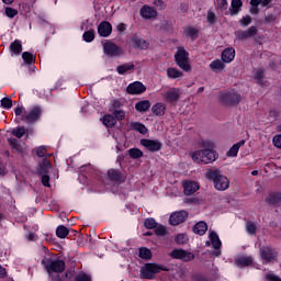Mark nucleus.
Here are the masks:
<instances>
[{"mask_svg": "<svg viewBox=\"0 0 281 281\" xmlns=\"http://www.w3.org/2000/svg\"><path fill=\"white\" fill-rule=\"evenodd\" d=\"M212 143L210 140L202 142V148L190 153V157L194 164H213L215 159H218V154L214 149H210Z\"/></svg>", "mask_w": 281, "mask_h": 281, "instance_id": "f257e3e1", "label": "nucleus"}, {"mask_svg": "<svg viewBox=\"0 0 281 281\" xmlns=\"http://www.w3.org/2000/svg\"><path fill=\"white\" fill-rule=\"evenodd\" d=\"M206 179L213 181L214 188L217 189L220 192H225L229 188V179L221 169H211L205 175Z\"/></svg>", "mask_w": 281, "mask_h": 281, "instance_id": "f03ea898", "label": "nucleus"}, {"mask_svg": "<svg viewBox=\"0 0 281 281\" xmlns=\"http://www.w3.org/2000/svg\"><path fill=\"white\" fill-rule=\"evenodd\" d=\"M42 266L47 273H63L65 271V261L60 259H54L53 257H44Z\"/></svg>", "mask_w": 281, "mask_h": 281, "instance_id": "7ed1b4c3", "label": "nucleus"}, {"mask_svg": "<svg viewBox=\"0 0 281 281\" xmlns=\"http://www.w3.org/2000/svg\"><path fill=\"white\" fill-rule=\"evenodd\" d=\"M175 61L182 71L188 72L192 70V66H190V53H188L184 47L177 48Z\"/></svg>", "mask_w": 281, "mask_h": 281, "instance_id": "20e7f679", "label": "nucleus"}, {"mask_svg": "<svg viewBox=\"0 0 281 281\" xmlns=\"http://www.w3.org/2000/svg\"><path fill=\"white\" fill-rule=\"evenodd\" d=\"M160 271H166L164 266L157 263H146L140 268V279L142 280H155V277Z\"/></svg>", "mask_w": 281, "mask_h": 281, "instance_id": "39448f33", "label": "nucleus"}, {"mask_svg": "<svg viewBox=\"0 0 281 281\" xmlns=\"http://www.w3.org/2000/svg\"><path fill=\"white\" fill-rule=\"evenodd\" d=\"M259 256L263 265H269V262H276L278 260V251L271 246H262L259 249Z\"/></svg>", "mask_w": 281, "mask_h": 281, "instance_id": "423d86ee", "label": "nucleus"}, {"mask_svg": "<svg viewBox=\"0 0 281 281\" xmlns=\"http://www.w3.org/2000/svg\"><path fill=\"white\" fill-rule=\"evenodd\" d=\"M103 53L110 58H117V56H121L122 54V48L115 43L106 41L105 43H103Z\"/></svg>", "mask_w": 281, "mask_h": 281, "instance_id": "0eeeda50", "label": "nucleus"}, {"mask_svg": "<svg viewBox=\"0 0 281 281\" xmlns=\"http://www.w3.org/2000/svg\"><path fill=\"white\" fill-rule=\"evenodd\" d=\"M170 257L175 260H182V262H190V260H194V254L184 249H173L170 252Z\"/></svg>", "mask_w": 281, "mask_h": 281, "instance_id": "6e6552de", "label": "nucleus"}, {"mask_svg": "<svg viewBox=\"0 0 281 281\" xmlns=\"http://www.w3.org/2000/svg\"><path fill=\"white\" fill-rule=\"evenodd\" d=\"M42 113L43 111L41 110V106H34L29 113L22 116V122H26V124H33V122L41 120Z\"/></svg>", "mask_w": 281, "mask_h": 281, "instance_id": "1a4fd4ad", "label": "nucleus"}, {"mask_svg": "<svg viewBox=\"0 0 281 281\" xmlns=\"http://www.w3.org/2000/svg\"><path fill=\"white\" fill-rule=\"evenodd\" d=\"M140 146H144L146 150H149V153H159L161 150V142L159 140H154V139H148V138H143L140 139Z\"/></svg>", "mask_w": 281, "mask_h": 281, "instance_id": "9d476101", "label": "nucleus"}, {"mask_svg": "<svg viewBox=\"0 0 281 281\" xmlns=\"http://www.w3.org/2000/svg\"><path fill=\"white\" fill-rule=\"evenodd\" d=\"M181 98V90L179 88H169L165 93H162L164 102H177Z\"/></svg>", "mask_w": 281, "mask_h": 281, "instance_id": "9b49d317", "label": "nucleus"}, {"mask_svg": "<svg viewBox=\"0 0 281 281\" xmlns=\"http://www.w3.org/2000/svg\"><path fill=\"white\" fill-rule=\"evenodd\" d=\"M187 218H188L187 211H177L170 215L169 223L170 225L177 226V225H181V223H186Z\"/></svg>", "mask_w": 281, "mask_h": 281, "instance_id": "f8f14e48", "label": "nucleus"}, {"mask_svg": "<svg viewBox=\"0 0 281 281\" xmlns=\"http://www.w3.org/2000/svg\"><path fill=\"white\" fill-rule=\"evenodd\" d=\"M222 100L225 104H238L243 98L236 91H229L222 95Z\"/></svg>", "mask_w": 281, "mask_h": 281, "instance_id": "ddd939ff", "label": "nucleus"}, {"mask_svg": "<svg viewBox=\"0 0 281 281\" xmlns=\"http://www.w3.org/2000/svg\"><path fill=\"white\" fill-rule=\"evenodd\" d=\"M126 91L131 95H139L146 91V86L139 81H136L128 85Z\"/></svg>", "mask_w": 281, "mask_h": 281, "instance_id": "4468645a", "label": "nucleus"}, {"mask_svg": "<svg viewBox=\"0 0 281 281\" xmlns=\"http://www.w3.org/2000/svg\"><path fill=\"white\" fill-rule=\"evenodd\" d=\"M265 203H267V205H271L272 207H280L281 193L280 192H270L268 194V196L265 199Z\"/></svg>", "mask_w": 281, "mask_h": 281, "instance_id": "2eb2a0df", "label": "nucleus"}, {"mask_svg": "<svg viewBox=\"0 0 281 281\" xmlns=\"http://www.w3.org/2000/svg\"><path fill=\"white\" fill-rule=\"evenodd\" d=\"M111 32H113V26H111V23L103 21L98 26V33L103 38H106L108 36H111Z\"/></svg>", "mask_w": 281, "mask_h": 281, "instance_id": "dca6fc26", "label": "nucleus"}, {"mask_svg": "<svg viewBox=\"0 0 281 281\" xmlns=\"http://www.w3.org/2000/svg\"><path fill=\"white\" fill-rule=\"evenodd\" d=\"M140 16L143 19H146L147 21L150 19H155V18H157V10H155L154 8H151L149 5H144L140 9Z\"/></svg>", "mask_w": 281, "mask_h": 281, "instance_id": "f3484780", "label": "nucleus"}, {"mask_svg": "<svg viewBox=\"0 0 281 281\" xmlns=\"http://www.w3.org/2000/svg\"><path fill=\"white\" fill-rule=\"evenodd\" d=\"M246 142L247 140L241 139L238 143L234 144L227 151V157H238V151L240 150V148H243V146H245Z\"/></svg>", "mask_w": 281, "mask_h": 281, "instance_id": "a211bd4d", "label": "nucleus"}, {"mask_svg": "<svg viewBox=\"0 0 281 281\" xmlns=\"http://www.w3.org/2000/svg\"><path fill=\"white\" fill-rule=\"evenodd\" d=\"M183 188H184V194L187 196H190L199 190V184L194 181H187L184 182Z\"/></svg>", "mask_w": 281, "mask_h": 281, "instance_id": "6ab92c4d", "label": "nucleus"}, {"mask_svg": "<svg viewBox=\"0 0 281 281\" xmlns=\"http://www.w3.org/2000/svg\"><path fill=\"white\" fill-rule=\"evenodd\" d=\"M236 267H249L254 265V257L251 256H241L235 260Z\"/></svg>", "mask_w": 281, "mask_h": 281, "instance_id": "aec40b11", "label": "nucleus"}, {"mask_svg": "<svg viewBox=\"0 0 281 281\" xmlns=\"http://www.w3.org/2000/svg\"><path fill=\"white\" fill-rule=\"evenodd\" d=\"M236 58V50L234 48H226L222 53L223 63H232Z\"/></svg>", "mask_w": 281, "mask_h": 281, "instance_id": "412c9836", "label": "nucleus"}, {"mask_svg": "<svg viewBox=\"0 0 281 281\" xmlns=\"http://www.w3.org/2000/svg\"><path fill=\"white\" fill-rule=\"evenodd\" d=\"M11 56H19L21 52H23V45L21 44V41L15 40L11 45L9 46Z\"/></svg>", "mask_w": 281, "mask_h": 281, "instance_id": "4be33fe9", "label": "nucleus"}, {"mask_svg": "<svg viewBox=\"0 0 281 281\" xmlns=\"http://www.w3.org/2000/svg\"><path fill=\"white\" fill-rule=\"evenodd\" d=\"M209 238L211 240L213 249H221L222 243H221V238L218 237V234H216V232L210 231Z\"/></svg>", "mask_w": 281, "mask_h": 281, "instance_id": "5701e85b", "label": "nucleus"}, {"mask_svg": "<svg viewBox=\"0 0 281 281\" xmlns=\"http://www.w3.org/2000/svg\"><path fill=\"white\" fill-rule=\"evenodd\" d=\"M206 232H207V223L205 222H198L193 226V234H198V236H205Z\"/></svg>", "mask_w": 281, "mask_h": 281, "instance_id": "b1692460", "label": "nucleus"}, {"mask_svg": "<svg viewBox=\"0 0 281 281\" xmlns=\"http://www.w3.org/2000/svg\"><path fill=\"white\" fill-rule=\"evenodd\" d=\"M135 109H136V111H138V113H146V111H148V109H150V101H148V100L138 101L135 104Z\"/></svg>", "mask_w": 281, "mask_h": 281, "instance_id": "393cba45", "label": "nucleus"}, {"mask_svg": "<svg viewBox=\"0 0 281 281\" xmlns=\"http://www.w3.org/2000/svg\"><path fill=\"white\" fill-rule=\"evenodd\" d=\"M133 69H135V64H133V63L123 64V65L116 67V71H117V74H120V76H124V74H126V71H133Z\"/></svg>", "mask_w": 281, "mask_h": 281, "instance_id": "a878e982", "label": "nucleus"}, {"mask_svg": "<svg viewBox=\"0 0 281 281\" xmlns=\"http://www.w3.org/2000/svg\"><path fill=\"white\" fill-rule=\"evenodd\" d=\"M210 69L215 72L223 71V69H225V61L221 59H215L210 64Z\"/></svg>", "mask_w": 281, "mask_h": 281, "instance_id": "bb28decb", "label": "nucleus"}, {"mask_svg": "<svg viewBox=\"0 0 281 281\" xmlns=\"http://www.w3.org/2000/svg\"><path fill=\"white\" fill-rule=\"evenodd\" d=\"M151 112L154 113V115L157 116L166 115V104L156 103L155 105H153Z\"/></svg>", "mask_w": 281, "mask_h": 281, "instance_id": "cd10ccee", "label": "nucleus"}, {"mask_svg": "<svg viewBox=\"0 0 281 281\" xmlns=\"http://www.w3.org/2000/svg\"><path fill=\"white\" fill-rule=\"evenodd\" d=\"M131 126L133 131H137V133H140L142 135H146L148 133V128H146V125L139 122H132Z\"/></svg>", "mask_w": 281, "mask_h": 281, "instance_id": "c85d7f7f", "label": "nucleus"}, {"mask_svg": "<svg viewBox=\"0 0 281 281\" xmlns=\"http://www.w3.org/2000/svg\"><path fill=\"white\" fill-rule=\"evenodd\" d=\"M102 122L104 126H108L109 128H112V126H115V124H117V120L111 114L104 115Z\"/></svg>", "mask_w": 281, "mask_h": 281, "instance_id": "c756f323", "label": "nucleus"}, {"mask_svg": "<svg viewBox=\"0 0 281 281\" xmlns=\"http://www.w3.org/2000/svg\"><path fill=\"white\" fill-rule=\"evenodd\" d=\"M167 76H168V78H171L172 80H177V78H181L183 76V72H181L177 68H168Z\"/></svg>", "mask_w": 281, "mask_h": 281, "instance_id": "7c9ffc66", "label": "nucleus"}, {"mask_svg": "<svg viewBox=\"0 0 281 281\" xmlns=\"http://www.w3.org/2000/svg\"><path fill=\"white\" fill-rule=\"evenodd\" d=\"M52 170V164H49V160L47 158L43 159V162L40 166V175H47Z\"/></svg>", "mask_w": 281, "mask_h": 281, "instance_id": "2f4dec72", "label": "nucleus"}, {"mask_svg": "<svg viewBox=\"0 0 281 281\" xmlns=\"http://www.w3.org/2000/svg\"><path fill=\"white\" fill-rule=\"evenodd\" d=\"M108 177L111 181H122V173L119 170L110 169Z\"/></svg>", "mask_w": 281, "mask_h": 281, "instance_id": "473e14b6", "label": "nucleus"}, {"mask_svg": "<svg viewBox=\"0 0 281 281\" xmlns=\"http://www.w3.org/2000/svg\"><path fill=\"white\" fill-rule=\"evenodd\" d=\"M133 43L138 49H148V42L146 40L134 37Z\"/></svg>", "mask_w": 281, "mask_h": 281, "instance_id": "72a5a7b5", "label": "nucleus"}, {"mask_svg": "<svg viewBox=\"0 0 281 281\" xmlns=\"http://www.w3.org/2000/svg\"><path fill=\"white\" fill-rule=\"evenodd\" d=\"M56 236L58 238H67V236H69V228L65 225H59L56 229Z\"/></svg>", "mask_w": 281, "mask_h": 281, "instance_id": "f704fd0d", "label": "nucleus"}, {"mask_svg": "<svg viewBox=\"0 0 281 281\" xmlns=\"http://www.w3.org/2000/svg\"><path fill=\"white\" fill-rule=\"evenodd\" d=\"M241 8H243L241 0H232L231 14H238V12H240Z\"/></svg>", "mask_w": 281, "mask_h": 281, "instance_id": "c9c22d12", "label": "nucleus"}, {"mask_svg": "<svg viewBox=\"0 0 281 281\" xmlns=\"http://www.w3.org/2000/svg\"><path fill=\"white\" fill-rule=\"evenodd\" d=\"M184 34L191 38V41H195V38L199 36V30L189 26L184 30Z\"/></svg>", "mask_w": 281, "mask_h": 281, "instance_id": "e433bc0d", "label": "nucleus"}, {"mask_svg": "<svg viewBox=\"0 0 281 281\" xmlns=\"http://www.w3.org/2000/svg\"><path fill=\"white\" fill-rule=\"evenodd\" d=\"M139 258H142L143 260H150V258H153V252L148 248H140Z\"/></svg>", "mask_w": 281, "mask_h": 281, "instance_id": "4c0bfd02", "label": "nucleus"}, {"mask_svg": "<svg viewBox=\"0 0 281 281\" xmlns=\"http://www.w3.org/2000/svg\"><path fill=\"white\" fill-rule=\"evenodd\" d=\"M128 155L132 159H139L144 157V153L140 151L138 148H132L128 150Z\"/></svg>", "mask_w": 281, "mask_h": 281, "instance_id": "58836bf2", "label": "nucleus"}, {"mask_svg": "<svg viewBox=\"0 0 281 281\" xmlns=\"http://www.w3.org/2000/svg\"><path fill=\"white\" fill-rule=\"evenodd\" d=\"M26 131H25V127H16V128H13L11 131V135H13L14 137H18V139H21V137H23V135H25Z\"/></svg>", "mask_w": 281, "mask_h": 281, "instance_id": "ea45409f", "label": "nucleus"}, {"mask_svg": "<svg viewBox=\"0 0 281 281\" xmlns=\"http://www.w3.org/2000/svg\"><path fill=\"white\" fill-rule=\"evenodd\" d=\"M94 38H95V31L89 30L83 33V41H86V43H92Z\"/></svg>", "mask_w": 281, "mask_h": 281, "instance_id": "a19ab883", "label": "nucleus"}, {"mask_svg": "<svg viewBox=\"0 0 281 281\" xmlns=\"http://www.w3.org/2000/svg\"><path fill=\"white\" fill-rule=\"evenodd\" d=\"M8 144L9 146H11V148H13V150H16V153H21V144H19V140H16V138H9Z\"/></svg>", "mask_w": 281, "mask_h": 281, "instance_id": "79ce46f5", "label": "nucleus"}, {"mask_svg": "<svg viewBox=\"0 0 281 281\" xmlns=\"http://www.w3.org/2000/svg\"><path fill=\"white\" fill-rule=\"evenodd\" d=\"M175 240H176L177 245H186V244H188L189 238H188V235L182 233V234H178L176 236Z\"/></svg>", "mask_w": 281, "mask_h": 281, "instance_id": "37998d69", "label": "nucleus"}, {"mask_svg": "<svg viewBox=\"0 0 281 281\" xmlns=\"http://www.w3.org/2000/svg\"><path fill=\"white\" fill-rule=\"evenodd\" d=\"M144 225L146 229H155L157 227V222L155 221V218L149 217L145 220Z\"/></svg>", "mask_w": 281, "mask_h": 281, "instance_id": "c03bdc74", "label": "nucleus"}, {"mask_svg": "<svg viewBox=\"0 0 281 281\" xmlns=\"http://www.w3.org/2000/svg\"><path fill=\"white\" fill-rule=\"evenodd\" d=\"M255 80H257L258 85H265V71H262V69L255 72Z\"/></svg>", "mask_w": 281, "mask_h": 281, "instance_id": "a18cd8bd", "label": "nucleus"}, {"mask_svg": "<svg viewBox=\"0 0 281 281\" xmlns=\"http://www.w3.org/2000/svg\"><path fill=\"white\" fill-rule=\"evenodd\" d=\"M22 58H23L24 63H26V65L34 64V55H32V53H30V52H24L22 54Z\"/></svg>", "mask_w": 281, "mask_h": 281, "instance_id": "49530a36", "label": "nucleus"}, {"mask_svg": "<svg viewBox=\"0 0 281 281\" xmlns=\"http://www.w3.org/2000/svg\"><path fill=\"white\" fill-rule=\"evenodd\" d=\"M246 232L250 236H256V224L254 222L246 223Z\"/></svg>", "mask_w": 281, "mask_h": 281, "instance_id": "de8ad7c7", "label": "nucleus"}, {"mask_svg": "<svg viewBox=\"0 0 281 281\" xmlns=\"http://www.w3.org/2000/svg\"><path fill=\"white\" fill-rule=\"evenodd\" d=\"M155 234L156 236H166L168 229L164 225H156Z\"/></svg>", "mask_w": 281, "mask_h": 281, "instance_id": "09e8293b", "label": "nucleus"}, {"mask_svg": "<svg viewBox=\"0 0 281 281\" xmlns=\"http://www.w3.org/2000/svg\"><path fill=\"white\" fill-rule=\"evenodd\" d=\"M235 36L238 41H247L249 38L247 31H236Z\"/></svg>", "mask_w": 281, "mask_h": 281, "instance_id": "8fccbe9b", "label": "nucleus"}, {"mask_svg": "<svg viewBox=\"0 0 281 281\" xmlns=\"http://www.w3.org/2000/svg\"><path fill=\"white\" fill-rule=\"evenodd\" d=\"M5 14H7V16H9V19H14L19 14V11H16V9H12L10 7H7L5 8Z\"/></svg>", "mask_w": 281, "mask_h": 281, "instance_id": "3c124183", "label": "nucleus"}, {"mask_svg": "<svg viewBox=\"0 0 281 281\" xmlns=\"http://www.w3.org/2000/svg\"><path fill=\"white\" fill-rule=\"evenodd\" d=\"M206 21L211 25H214V23H216V14L213 11H209L206 15Z\"/></svg>", "mask_w": 281, "mask_h": 281, "instance_id": "603ef678", "label": "nucleus"}, {"mask_svg": "<svg viewBox=\"0 0 281 281\" xmlns=\"http://www.w3.org/2000/svg\"><path fill=\"white\" fill-rule=\"evenodd\" d=\"M1 106H3V109H12V99L3 98L1 100Z\"/></svg>", "mask_w": 281, "mask_h": 281, "instance_id": "864d4df0", "label": "nucleus"}, {"mask_svg": "<svg viewBox=\"0 0 281 281\" xmlns=\"http://www.w3.org/2000/svg\"><path fill=\"white\" fill-rule=\"evenodd\" d=\"M241 27H247V25H251V18L249 15L244 16L239 20Z\"/></svg>", "mask_w": 281, "mask_h": 281, "instance_id": "5fc2aeb1", "label": "nucleus"}, {"mask_svg": "<svg viewBox=\"0 0 281 281\" xmlns=\"http://www.w3.org/2000/svg\"><path fill=\"white\" fill-rule=\"evenodd\" d=\"M113 115L115 120H124V117H126V113L123 110H114Z\"/></svg>", "mask_w": 281, "mask_h": 281, "instance_id": "6e6d98bb", "label": "nucleus"}, {"mask_svg": "<svg viewBox=\"0 0 281 281\" xmlns=\"http://www.w3.org/2000/svg\"><path fill=\"white\" fill-rule=\"evenodd\" d=\"M75 281H91V277L86 273H80L75 278Z\"/></svg>", "mask_w": 281, "mask_h": 281, "instance_id": "4d7b16f0", "label": "nucleus"}, {"mask_svg": "<svg viewBox=\"0 0 281 281\" xmlns=\"http://www.w3.org/2000/svg\"><path fill=\"white\" fill-rule=\"evenodd\" d=\"M246 33L248 34V38H251V36H256V34H258V29L256 26H250L246 30Z\"/></svg>", "mask_w": 281, "mask_h": 281, "instance_id": "13d9d810", "label": "nucleus"}, {"mask_svg": "<svg viewBox=\"0 0 281 281\" xmlns=\"http://www.w3.org/2000/svg\"><path fill=\"white\" fill-rule=\"evenodd\" d=\"M272 143H273V146H276V148H280L281 149V135H276L272 138Z\"/></svg>", "mask_w": 281, "mask_h": 281, "instance_id": "bf43d9fd", "label": "nucleus"}, {"mask_svg": "<svg viewBox=\"0 0 281 281\" xmlns=\"http://www.w3.org/2000/svg\"><path fill=\"white\" fill-rule=\"evenodd\" d=\"M47 151V147L41 146L36 149L37 157H45V153Z\"/></svg>", "mask_w": 281, "mask_h": 281, "instance_id": "052dcab7", "label": "nucleus"}, {"mask_svg": "<svg viewBox=\"0 0 281 281\" xmlns=\"http://www.w3.org/2000/svg\"><path fill=\"white\" fill-rule=\"evenodd\" d=\"M266 279L268 281H281L280 277H278V276H276V274H273L271 272L266 274Z\"/></svg>", "mask_w": 281, "mask_h": 281, "instance_id": "680f3d73", "label": "nucleus"}, {"mask_svg": "<svg viewBox=\"0 0 281 281\" xmlns=\"http://www.w3.org/2000/svg\"><path fill=\"white\" fill-rule=\"evenodd\" d=\"M42 183L45 188H49V177L47 173H42Z\"/></svg>", "mask_w": 281, "mask_h": 281, "instance_id": "e2e57ef3", "label": "nucleus"}, {"mask_svg": "<svg viewBox=\"0 0 281 281\" xmlns=\"http://www.w3.org/2000/svg\"><path fill=\"white\" fill-rule=\"evenodd\" d=\"M276 19H277L276 14L269 13L265 18V23H273V21H276Z\"/></svg>", "mask_w": 281, "mask_h": 281, "instance_id": "0e129e2a", "label": "nucleus"}, {"mask_svg": "<svg viewBox=\"0 0 281 281\" xmlns=\"http://www.w3.org/2000/svg\"><path fill=\"white\" fill-rule=\"evenodd\" d=\"M116 30H117L119 32H126V24L120 23V24L116 26Z\"/></svg>", "mask_w": 281, "mask_h": 281, "instance_id": "69168bd1", "label": "nucleus"}, {"mask_svg": "<svg viewBox=\"0 0 281 281\" xmlns=\"http://www.w3.org/2000/svg\"><path fill=\"white\" fill-rule=\"evenodd\" d=\"M14 113H15L16 116L22 115L23 114V108L22 106H16L14 109Z\"/></svg>", "mask_w": 281, "mask_h": 281, "instance_id": "338daca9", "label": "nucleus"}, {"mask_svg": "<svg viewBox=\"0 0 281 281\" xmlns=\"http://www.w3.org/2000/svg\"><path fill=\"white\" fill-rule=\"evenodd\" d=\"M195 281H212V280L207 279L206 277L200 276L195 278Z\"/></svg>", "mask_w": 281, "mask_h": 281, "instance_id": "774afa93", "label": "nucleus"}]
</instances>
